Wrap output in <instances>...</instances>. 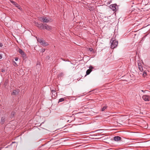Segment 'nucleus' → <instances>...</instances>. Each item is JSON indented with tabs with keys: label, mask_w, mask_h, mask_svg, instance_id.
<instances>
[{
	"label": "nucleus",
	"mask_w": 150,
	"mask_h": 150,
	"mask_svg": "<svg viewBox=\"0 0 150 150\" xmlns=\"http://www.w3.org/2000/svg\"><path fill=\"white\" fill-rule=\"evenodd\" d=\"M110 42L111 43V48L114 49L117 47L118 45V42L116 40H113V38H111Z\"/></svg>",
	"instance_id": "nucleus-1"
},
{
	"label": "nucleus",
	"mask_w": 150,
	"mask_h": 150,
	"mask_svg": "<svg viewBox=\"0 0 150 150\" xmlns=\"http://www.w3.org/2000/svg\"><path fill=\"white\" fill-rule=\"evenodd\" d=\"M38 42L40 43L41 45L43 46H47L48 44L43 39L40 38H37Z\"/></svg>",
	"instance_id": "nucleus-2"
},
{
	"label": "nucleus",
	"mask_w": 150,
	"mask_h": 150,
	"mask_svg": "<svg viewBox=\"0 0 150 150\" xmlns=\"http://www.w3.org/2000/svg\"><path fill=\"white\" fill-rule=\"evenodd\" d=\"M40 18L41 20H42V21L43 22L48 23L53 21V20L52 19L50 18H47L44 17H41Z\"/></svg>",
	"instance_id": "nucleus-3"
},
{
	"label": "nucleus",
	"mask_w": 150,
	"mask_h": 150,
	"mask_svg": "<svg viewBox=\"0 0 150 150\" xmlns=\"http://www.w3.org/2000/svg\"><path fill=\"white\" fill-rule=\"evenodd\" d=\"M142 98L145 101H150V96L149 95H144L142 97Z\"/></svg>",
	"instance_id": "nucleus-4"
},
{
	"label": "nucleus",
	"mask_w": 150,
	"mask_h": 150,
	"mask_svg": "<svg viewBox=\"0 0 150 150\" xmlns=\"http://www.w3.org/2000/svg\"><path fill=\"white\" fill-rule=\"evenodd\" d=\"M43 29H46L48 30L51 31L52 30V28L51 26L48 25L46 24H44L43 26Z\"/></svg>",
	"instance_id": "nucleus-5"
},
{
	"label": "nucleus",
	"mask_w": 150,
	"mask_h": 150,
	"mask_svg": "<svg viewBox=\"0 0 150 150\" xmlns=\"http://www.w3.org/2000/svg\"><path fill=\"white\" fill-rule=\"evenodd\" d=\"M51 91L52 93V98L53 99H55L57 96V94L56 91L55 90H51Z\"/></svg>",
	"instance_id": "nucleus-6"
},
{
	"label": "nucleus",
	"mask_w": 150,
	"mask_h": 150,
	"mask_svg": "<svg viewBox=\"0 0 150 150\" xmlns=\"http://www.w3.org/2000/svg\"><path fill=\"white\" fill-rule=\"evenodd\" d=\"M10 1L13 5H14L18 8L20 10H21L22 9L21 8L17 3L13 1V0H10Z\"/></svg>",
	"instance_id": "nucleus-7"
},
{
	"label": "nucleus",
	"mask_w": 150,
	"mask_h": 150,
	"mask_svg": "<svg viewBox=\"0 0 150 150\" xmlns=\"http://www.w3.org/2000/svg\"><path fill=\"white\" fill-rule=\"evenodd\" d=\"M19 92L18 90H14L13 92L12 95H16L18 94Z\"/></svg>",
	"instance_id": "nucleus-8"
},
{
	"label": "nucleus",
	"mask_w": 150,
	"mask_h": 150,
	"mask_svg": "<svg viewBox=\"0 0 150 150\" xmlns=\"http://www.w3.org/2000/svg\"><path fill=\"white\" fill-rule=\"evenodd\" d=\"M121 139V138L119 136H116L114 137V140L115 141H118Z\"/></svg>",
	"instance_id": "nucleus-9"
},
{
	"label": "nucleus",
	"mask_w": 150,
	"mask_h": 150,
	"mask_svg": "<svg viewBox=\"0 0 150 150\" xmlns=\"http://www.w3.org/2000/svg\"><path fill=\"white\" fill-rule=\"evenodd\" d=\"M110 8L112 11H114L116 9V6L115 4H112L110 6Z\"/></svg>",
	"instance_id": "nucleus-10"
},
{
	"label": "nucleus",
	"mask_w": 150,
	"mask_h": 150,
	"mask_svg": "<svg viewBox=\"0 0 150 150\" xmlns=\"http://www.w3.org/2000/svg\"><path fill=\"white\" fill-rule=\"evenodd\" d=\"M18 52L21 55H23V56H25V54L22 50L19 49L18 50Z\"/></svg>",
	"instance_id": "nucleus-11"
},
{
	"label": "nucleus",
	"mask_w": 150,
	"mask_h": 150,
	"mask_svg": "<svg viewBox=\"0 0 150 150\" xmlns=\"http://www.w3.org/2000/svg\"><path fill=\"white\" fill-rule=\"evenodd\" d=\"M44 25V24H38V25H37V26L39 28H40V29H43V27Z\"/></svg>",
	"instance_id": "nucleus-12"
},
{
	"label": "nucleus",
	"mask_w": 150,
	"mask_h": 150,
	"mask_svg": "<svg viewBox=\"0 0 150 150\" xmlns=\"http://www.w3.org/2000/svg\"><path fill=\"white\" fill-rule=\"evenodd\" d=\"M5 121V118L4 117H2L1 118V123L2 124H3Z\"/></svg>",
	"instance_id": "nucleus-13"
},
{
	"label": "nucleus",
	"mask_w": 150,
	"mask_h": 150,
	"mask_svg": "<svg viewBox=\"0 0 150 150\" xmlns=\"http://www.w3.org/2000/svg\"><path fill=\"white\" fill-rule=\"evenodd\" d=\"M138 66L139 69L140 71H143V69L142 68V67L141 65H139L138 64Z\"/></svg>",
	"instance_id": "nucleus-14"
},
{
	"label": "nucleus",
	"mask_w": 150,
	"mask_h": 150,
	"mask_svg": "<svg viewBox=\"0 0 150 150\" xmlns=\"http://www.w3.org/2000/svg\"><path fill=\"white\" fill-rule=\"evenodd\" d=\"M92 71V70H91L90 69H88L86 71V75H88Z\"/></svg>",
	"instance_id": "nucleus-15"
},
{
	"label": "nucleus",
	"mask_w": 150,
	"mask_h": 150,
	"mask_svg": "<svg viewBox=\"0 0 150 150\" xmlns=\"http://www.w3.org/2000/svg\"><path fill=\"white\" fill-rule=\"evenodd\" d=\"M15 114H16V112H15L13 111V112H12L11 113V118L13 117H14V116L15 115Z\"/></svg>",
	"instance_id": "nucleus-16"
},
{
	"label": "nucleus",
	"mask_w": 150,
	"mask_h": 150,
	"mask_svg": "<svg viewBox=\"0 0 150 150\" xmlns=\"http://www.w3.org/2000/svg\"><path fill=\"white\" fill-rule=\"evenodd\" d=\"M107 108V106L106 105H105L101 109V111H103L105 110Z\"/></svg>",
	"instance_id": "nucleus-17"
},
{
	"label": "nucleus",
	"mask_w": 150,
	"mask_h": 150,
	"mask_svg": "<svg viewBox=\"0 0 150 150\" xmlns=\"http://www.w3.org/2000/svg\"><path fill=\"white\" fill-rule=\"evenodd\" d=\"M147 75V72H145V71H144L143 72V74H142V76L143 77H145Z\"/></svg>",
	"instance_id": "nucleus-18"
},
{
	"label": "nucleus",
	"mask_w": 150,
	"mask_h": 150,
	"mask_svg": "<svg viewBox=\"0 0 150 150\" xmlns=\"http://www.w3.org/2000/svg\"><path fill=\"white\" fill-rule=\"evenodd\" d=\"M64 76V73H60L59 74L58 76L59 77L62 76Z\"/></svg>",
	"instance_id": "nucleus-19"
},
{
	"label": "nucleus",
	"mask_w": 150,
	"mask_h": 150,
	"mask_svg": "<svg viewBox=\"0 0 150 150\" xmlns=\"http://www.w3.org/2000/svg\"><path fill=\"white\" fill-rule=\"evenodd\" d=\"M64 98H61L59 99V102H62L64 101Z\"/></svg>",
	"instance_id": "nucleus-20"
},
{
	"label": "nucleus",
	"mask_w": 150,
	"mask_h": 150,
	"mask_svg": "<svg viewBox=\"0 0 150 150\" xmlns=\"http://www.w3.org/2000/svg\"><path fill=\"white\" fill-rule=\"evenodd\" d=\"M91 52H94L93 50V49L92 48H90L88 49Z\"/></svg>",
	"instance_id": "nucleus-21"
},
{
	"label": "nucleus",
	"mask_w": 150,
	"mask_h": 150,
	"mask_svg": "<svg viewBox=\"0 0 150 150\" xmlns=\"http://www.w3.org/2000/svg\"><path fill=\"white\" fill-rule=\"evenodd\" d=\"M45 51V49L44 48H42L41 49V52H44Z\"/></svg>",
	"instance_id": "nucleus-22"
},
{
	"label": "nucleus",
	"mask_w": 150,
	"mask_h": 150,
	"mask_svg": "<svg viewBox=\"0 0 150 150\" xmlns=\"http://www.w3.org/2000/svg\"><path fill=\"white\" fill-rule=\"evenodd\" d=\"M93 67L92 66H90L89 67V69H90L91 70H92V69H93Z\"/></svg>",
	"instance_id": "nucleus-23"
},
{
	"label": "nucleus",
	"mask_w": 150,
	"mask_h": 150,
	"mask_svg": "<svg viewBox=\"0 0 150 150\" xmlns=\"http://www.w3.org/2000/svg\"><path fill=\"white\" fill-rule=\"evenodd\" d=\"M18 59V57H16L15 58V60L16 61H17Z\"/></svg>",
	"instance_id": "nucleus-24"
},
{
	"label": "nucleus",
	"mask_w": 150,
	"mask_h": 150,
	"mask_svg": "<svg viewBox=\"0 0 150 150\" xmlns=\"http://www.w3.org/2000/svg\"><path fill=\"white\" fill-rule=\"evenodd\" d=\"M2 54H0V59H1L2 58Z\"/></svg>",
	"instance_id": "nucleus-25"
},
{
	"label": "nucleus",
	"mask_w": 150,
	"mask_h": 150,
	"mask_svg": "<svg viewBox=\"0 0 150 150\" xmlns=\"http://www.w3.org/2000/svg\"><path fill=\"white\" fill-rule=\"evenodd\" d=\"M3 46V45L1 43H0V47H1Z\"/></svg>",
	"instance_id": "nucleus-26"
},
{
	"label": "nucleus",
	"mask_w": 150,
	"mask_h": 150,
	"mask_svg": "<svg viewBox=\"0 0 150 150\" xmlns=\"http://www.w3.org/2000/svg\"><path fill=\"white\" fill-rule=\"evenodd\" d=\"M15 64H16V63L15 62H13V65H15Z\"/></svg>",
	"instance_id": "nucleus-27"
},
{
	"label": "nucleus",
	"mask_w": 150,
	"mask_h": 150,
	"mask_svg": "<svg viewBox=\"0 0 150 150\" xmlns=\"http://www.w3.org/2000/svg\"><path fill=\"white\" fill-rule=\"evenodd\" d=\"M46 58L47 59H49V58H50L49 56H47V57H46Z\"/></svg>",
	"instance_id": "nucleus-28"
},
{
	"label": "nucleus",
	"mask_w": 150,
	"mask_h": 150,
	"mask_svg": "<svg viewBox=\"0 0 150 150\" xmlns=\"http://www.w3.org/2000/svg\"><path fill=\"white\" fill-rule=\"evenodd\" d=\"M141 91L143 92H145V91H144L143 90H141Z\"/></svg>",
	"instance_id": "nucleus-29"
}]
</instances>
